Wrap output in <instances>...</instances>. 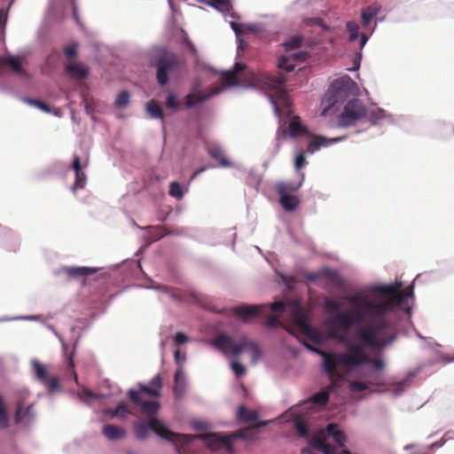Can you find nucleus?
I'll return each instance as SVG.
<instances>
[{
	"mask_svg": "<svg viewBox=\"0 0 454 454\" xmlns=\"http://www.w3.org/2000/svg\"><path fill=\"white\" fill-rule=\"evenodd\" d=\"M401 284L375 286L374 291L387 298L382 302H377L366 297L353 299L357 302L356 307L359 309L356 313V322L363 317H367L368 322L363 326L356 327L354 340L337 330L331 332L330 337L345 346L344 352L328 354L314 349L324 358V369L333 384L337 385L344 378L343 373L338 370V366L343 367L345 373L366 364H372L377 370L384 368V362L380 358L370 357L365 348L380 350L396 338L395 325L388 318L387 313L413 294L412 286H410L406 292L401 291ZM307 347L313 350L311 347Z\"/></svg>",
	"mask_w": 454,
	"mask_h": 454,
	"instance_id": "obj_1",
	"label": "nucleus"
},
{
	"mask_svg": "<svg viewBox=\"0 0 454 454\" xmlns=\"http://www.w3.org/2000/svg\"><path fill=\"white\" fill-rule=\"evenodd\" d=\"M255 82L262 90L269 94L278 114H279L278 106H289V99L285 90L286 77L282 73H262L255 77Z\"/></svg>",
	"mask_w": 454,
	"mask_h": 454,
	"instance_id": "obj_2",
	"label": "nucleus"
},
{
	"mask_svg": "<svg viewBox=\"0 0 454 454\" xmlns=\"http://www.w3.org/2000/svg\"><path fill=\"white\" fill-rule=\"evenodd\" d=\"M356 297H361L360 295L354 296L350 299V302L352 303V309L348 312H340V303L333 299L325 298L324 300V309L327 314L333 315L328 319L329 326H339L343 330H349L352 326L357 325L363 326L362 321H364V324L368 322L367 317H363L358 322H356V313L359 310L356 307L357 302L354 301L353 299Z\"/></svg>",
	"mask_w": 454,
	"mask_h": 454,
	"instance_id": "obj_3",
	"label": "nucleus"
},
{
	"mask_svg": "<svg viewBox=\"0 0 454 454\" xmlns=\"http://www.w3.org/2000/svg\"><path fill=\"white\" fill-rule=\"evenodd\" d=\"M212 345L225 356L232 355L239 356L244 349L247 348L251 352L254 364L257 362L262 355L259 344L250 341L247 336H242L239 341L235 343L231 336L220 333L213 340Z\"/></svg>",
	"mask_w": 454,
	"mask_h": 454,
	"instance_id": "obj_4",
	"label": "nucleus"
},
{
	"mask_svg": "<svg viewBox=\"0 0 454 454\" xmlns=\"http://www.w3.org/2000/svg\"><path fill=\"white\" fill-rule=\"evenodd\" d=\"M134 429L138 439H145L148 435L149 430H152L161 438L175 443L176 448L178 444L184 445L190 440V436L187 434L170 431L166 425L155 417L150 418L147 423L144 421L136 422Z\"/></svg>",
	"mask_w": 454,
	"mask_h": 454,
	"instance_id": "obj_5",
	"label": "nucleus"
},
{
	"mask_svg": "<svg viewBox=\"0 0 454 454\" xmlns=\"http://www.w3.org/2000/svg\"><path fill=\"white\" fill-rule=\"evenodd\" d=\"M252 429L251 428H244L238 430L231 435H222L221 434H201L198 435H190V440L184 445L178 444L177 452L178 454H184L186 451V445L192 441L193 439L199 438L203 440L208 448L213 450H217L222 447H226L229 450L232 449L231 443L233 439L241 438V439H251Z\"/></svg>",
	"mask_w": 454,
	"mask_h": 454,
	"instance_id": "obj_6",
	"label": "nucleus"
},
{
	"mask_svg": "<svg viewBox=\"0 0 454 454\" xmlns=\"http://www.w3.org/2000/svg\"><path fill=\"white\" fill-rule=\"evenodd\" d=\"M301 43L302 37L294 36L284 43L286 55L279 58L278 64L279 69L291 72L295 67V61L303 62L306 59L308 56L306 51L299 50L293 52V51L297 50L301 46Z\"/></svg>",
	"mask_w": 454,
	"mask_h": 454,
	"instance_id": "obj_7",
	"label": "nucleus"
},
{
	"mask_svg": "<svg viewBox=\"0 0 454 454\" xmlns=\"http://www.w3.org/2000/svg\"><path fill=\"white\" fill-rule=\"evenodd\" d=\"M287 306L294 325L310 340L319 343L321 341L320 333L317 330L310 326L301 304L296 301H292L287 303Z\"/></svg>",
	"mask_w": 454,
	"mask_h": 454,
	"instance_id": "obj_8",
	"label": "nucleus"
},
{
	"mask_svg": "<svg viewBox=\"0 0 454 454\" xmlns=\"http://www.w3.org/2000/svg\"><path fill=\"white\" fill-rule=\"evenodd\" d=\"M154 65L157 68V82L163 86L168 83L169 75L178 71L180 59L174 52L165 51L155 60Z\"/></svg>",
	"mask_w": 454,
	"mask_h": 454,
	"instance_id": "obj_9",
	"label": "nucleus"
},
{
	"mask_svg": "<svg viewBox=\"0 0 454 454\" xmlns=\"http://www.w3.org/2000/svg\"><path fill=\"white\" fill-rule=\"evenodd\" d=\"M367 115V109L359 99L349 100L344 106L343 112L340 115L339 121L342 126H350L357 121L364 119Z\"/></svg>",
	"mask_w": 454,
	"mask_h": 454,
	"instance_id": "obj_10",
	"label": "nucleus"
},
{
	"mask_svg": "<svg viewBox=\"0 0 454 454\" xmlns=\"http://www.w3.org/2000/svg\"><path fill=\"white\" fill-rule=\"evenodd\" d=\"M351 82V79L347 76L337 79L331 84L327 91V101L329 105L324 109L322 113L323 114H325L331 107L339 102L340 99H342L347 96V93L350 89Z\"/></svg>",
	"mask_w": 454,
	"mask_h": 454,
	"instance_id": "obj_11",
	"label": "nucleus"
},
{
	"mask_svg": "<svg viewBox=\"0 0 454 454\" xmlns=\"http://www.w3.org/2000/svg\"><path fill=\"white\" fill-rule=\"evenodd\" d=\"M301 183L298 184L293 183H280L277 186V192L280 197V204L286 211H294L299 205V199L289 194V192L297 191Z\"/></svg>",
	"mask_w": 454,
	"mask_h": 454,
	"instance_id": "obj_12",
	"label": "nucleus"
},
{
	"mask_svg": "<svg viewBox=\"0 0 454 454\" xmlns=\"http://www.w3.org/2000/svg\"><path fill=\"white\" fill-rule=\"evenodd\" d=\"M89 165V154L87 152L84 153V156L82 157L77 153L74 155V160L72 163V168L75 172V180L72 186L73 191L78 189H83L87 182V176L82 171Z\"/></svg>",
	"mask_w": 454,
	"mask_h": 454,
	"instance_id": "obj_13",
	"label": "nucleus"
},
{
	"mask_svg": "<svg viewBox=\"0 0 454 454\" xmlns=\"http://www.w3.org/2000/svg\"><path fill=\"white\" fill-rule=\"evenodd\" d=\"M32 366L37 380L47 387L50 393H55L60 390L59 378L50 375L43 364H40L38 361H34L32 362Z\"/></svg>",
	"mask_w": 454,
	"mask_h": 454,
	"instance_id": "obj_14",
	"label": "nucleus"
},
{
	"mask_svg": "<svg viewBox=\"0 0 454 454\" xmlns=\"http://www.w3.org/2000/svg\"><path fill=\"white\" fill-rule=\"evenodd\" d=\"M266 305H241L233 307L231 309L232 315L236 316L244 323L251 322L255 317H259L262 312L267 309Z\"/></svg>",
	"mask_w": 454,
	"mask_h": 454,
	"instance_id": "obj_15",
	"label": "nucleus"
},
{
	"mask_svg": "<svg viewBox=\"0 0 454 454\" xmlns=\"http://www.w3.org/2000/svg\"><path fill=\"white\" fill-rule=\"evenodd\" d=\"M28 395L27 391H21L19 393L17 403H16V411L14 420L16 424H20L22 422L29 423L34 419V404H30L27 407L26 411H23L24 401Z\"/></svg>",
	"mask_w": 454,
	"mask_h": 454,
	"instance_id": "obj_16",
	"label": "nucleus"
},
{
	"mask_svg": "<svg viewBox=\"0 0 454 454\" xmlns=\"http://www.w3.org/2000/svg\"><path fill=\"white\" fill-rule=\"evenodd\" d=\"M129 398L136 405H139L141 411L148 416L153 417L159 409L160 403L156 401H143L140 396L139 391L130 389L129 390Z\"/></svg>",
	"mask_w": 454,
	"mask_h": 454,
	"instance_id": "obj_17",
	"label": "nucleus"
},
{
	"mask_svg": "<svg viewBox=\"0 0 454 454\" xmlns=\"http://www.w3.org/2000/svg\"><path fill=\"white\" fill-rule=\"evenodd\" d=\"M326 429L318 431L310 441L311 447L324 454H336V448L326 442Z\"/></svg>",
	"mask_w": 454,
	"mask_h": 454,
	"instance_id": "obj_18",
	"label": "nucleus"
},
{
	"mask_svg": "<svg viewBox=\"0 0 454 454\" xmlns=\"http://www.w3.org/2000/svg\"><path fill=\"white\" fill-rule=\"evenodd\" d=\"M341 278L337 270L325 268L322 270V278H320L319 286L329 290L332 287H340Z\"/></svg>",
	"mask_w": 454,
	"mask_h": 454,
	"instance_id": "obj_19",
	"label": "nucleus"
},
{
	"mask_svg": "<svg viewBox=\"0 0 454 454\" xmlns=\"http://www.w3.org/2000/svg\"><path fill=\"white\" fill-rule=\"evenodd\" d=\"M207 151L209 156L217 161V167L231 168V161L227 158L225 152L215 144L208 145Z\"/></svg>",
	"mask_w": 454,
	"mask_h": 454,
	"instance_id": "obj_20",
	"label": "nucleus"
},
{
	"mask_svg": "<svg viewBox=\"0 0 454 454\" xmlns=\"http://www.w3.org/2000/svg\"><path fill=\"white\" fill-rule=\"evenodd\" d=\"M162 387V379L160 374L155 375L150 381V386L140 385V394L144 393L150 396L160 397Z\"/></svg>",
	"mask_w": 454,
	"mask_h": 454,
	"instance_id": "obj_21",
	"label": "nucleus"
},
{
	"mask_svg": "<svg viewBox=\"0 0 454 454\" xmlns=\"http://www.w3.org/2000/svg\"><path fill=\"white\" fill-rule=\"evenodd\" d=\"M288 133L291 138L307 136V127L302 125L298 116H294L288 125Z\"/></svg>",
	"mask_w": 454,
	"mask_h": 454,
	"instance_id": "obj_22",
	"label": "nucleus"
},
{
	"mask_svg": "<svg viewBox=\"0 0 454 454\" xmlns=\"http://www.w3.org/2000/svg\"><path fill=\"white\" fill-rule=\"evenodd\" d=\"M62 270L67 277L78 278L92 275L98 271V269L90 267H65Z\"/></svg>",
	"mask_w": 454,
	"mask_h": 454,
	"instance_id": "obj_23",
	"label": "nucleus"
},
{
	"mask_svg": "<svg viewBox=\"0 0 454 454\" xmlns=\"http://www.w3.org/2000/svg\"><path fill=\"white\" fill-rule=\"evenodd\" d=\"M102 433L111 441L120 440L126 436V431L122 427L111 424L104 426Z\"/></svg>",
	"mask_w": 454,
	"mask_h": 454,
	"instance_id": "obj_24",
	"label": "nucleus"
},
{
	"mask_svg": "<svg viewBox=\"0 0 454 454\" xmlns=\"http://www.w3.org/2000/svg\"><path fill=\"white\" fill-rule=\"evenodd\" d=\"M66 71L73 78L83 79L89 74V69L85 66L79 63H70L66 66Z\"/></svg>",
	"mask_w": 454,
	"mask_h": 454,
	"instance_id": "obj_25",
	"label": "nucleus"
},
{
	"mask_svg": "<svg viewBox=\"0 0 454 454\" xmlns=\"http://www.w3.org/2000/svg\"><path fill=\"white\" fill-rule=\"evenodd\" d=\"M173 392L176 398H181L184 395L185 380L184 372L181 369H177L175 373Z\"/></svg>",
	"mask_w": 454,
	"mask_h": 454,
	"instance_id": "obj_26",
	"label": "nucleus"
},
{
	"mask_svg": "<svg viewBox=\"0 0 454 454\" xmlns=\"http://www.w3.org/2000/svg\"><path fill=\"white\" fill-rule=\"evenodd\" d=\"M326 433L332 436L333 441L340 446H343L346 442L345 434L338 428L336 424H329L326 427Z\"/></svg>",
	"mask_w": 454,
	"mask_h": 454,
	"instance_id": "obj_27",
	"label": "nucleus"
},
{
	"mask_svg": "<svg viewBox=\"0 0 454 454\" xmlns=\"http://www.w3.org/2000/svg\"><path fill=\"white\" fill-rule=\"evenodd\" d=\"M209 97L210 94L201 95L200 92L193 90L191 93H189L185 98L186 107L191 108L192 106H195L196 105L208 99Z\"/></svg>",
	"mask_w": 454,
	"mask_h": 454,
	"instance_id": "obj_28",
	"label": "nucleus"
},
{
	"mask_svg": "<svg viewBox=\"0 0 454 454\" xmlns=\"http://www.w3.org/2000/svg\"><path fill=\"white\" fill-rule=\"evenodd\" d=\"M385 117V111L379 107H372L367 109V115L364 119H367L371 124L374 125Z\"/></svg>",
	"mask_w": 454,
	"mask_h": 454,
	"instance_id": "obj_29",
	"label": "nucleus"
},
{
	"mask_svg": "<svg viewBox=\"0 0 454 454\" xmlns=\"http://www.w3.org/2000/svg\"><path fill=\"white\" fill-rule=\"evenodd\" d=\"M146 110L151 117L163 120V113L160 105L155 100H150L146 105Z\"/></svg>",
	"mask_w": 454,
	"mask_h": 454,
	"instance_id": "obj_30",
	"label": "nucleus"
},
{
	"mask_svg": "<svg viewBox=\"0 0 454 454\" xmlns=\"http://www.w3.org/2000/svg\"><path fill=\"white\" fill-rule=\"evenodd\" d=\"M238 418L244 422H253L256 420L257 413L247 409L245 406H240L238 411Z\"/></svg>",
	"mask_w": 454,
	"mask_h": 454,
	"instance_id": "obj_31",
	"label": "nucleus"
},
{
	"mask_svg": "<svg viewBox=\"0 0 454 454\" xmlns=\"http://www.w3.org/2000/svg\"><path fill=\"white\" fill-rule=\"evenodd\" d=\"M63 348H64V353H65V357H66V362H67V369L68 372H70L71 376H73L75 382L77 383L78 379H77V374L74 371L73 352H71L70 354L68 353V348L66 344L63 345Z\"/></svg>",
	"mask_w": 454,
	"mask_h": 454,
	"instance_id": "obj_32",
	"label": "nucleus"
},
{
	"mask_svg": "<svg viewBox=\"0 0 454 454\" xmlns=\"http://www.w3.org/2000/svg\"><path fill=\"white\" fill-rule=\"evenodd\" d=\"M377 9L373 6H368L364 9L361 13L362 24L364 27H367L372 20L377 15Z\"/></svg>",
	"mask_w": 454,
	"mask_h": 454,
	"instance_id": "obj_33",
	"label": "nucleus"
},
{
	"mask_svg": "<svg viewBox=\"0 0 454 454\" xmlns=\"http://www.w3.org/2000/svg\"><path fill=\"white\" fill-rule=\"evenodd\" d=\"M294 427L298 434L301 437H307L309 435V427L307 422L299 418L294 420Z\"/></svg>",
	"mask_w": 454,
	"mask_h": 454,
	"instance_id": "obj_34",
	"label": "nucleus"
},
{
	"mask_svg": "<svg viewBox=\"0 0 454 454\" xmlns=\"http://www.w3.org/2000/svg\"><path fill=\"white\" fill-rule=\"evenodd\" d=\"M5 63L8 64L12 69L17 74H23L24 70L21 67V63L20 59L16 57H8L5 59Z\"/></svg>",
	"mask_w": 454,
	"mask_h": 454,
	"instance_id": "obj_35",
	"label": "nucleus"
},
{
	"mask_svg": "<svg viewBox=\"0 0 454 454\" xmlns=\"http://www.w3.org/2000/svg\"><path fill=\"white\" fill-rule=\"evenodd\" d=\"M310 400L313 403L322 406L327 403L329 400V394L325 391H321L314 395Z\"/></svg>",
	"mask_w": 454,
	"mask_h": 454,
	"instance_id": "obj_36",
	"label": "nucleus"
},
{
	"mask_svg": "<svg viewBox=\"0 0 454 454\" xmlns=\"http://www.w3.org/2000/svg\"><path fill=\"white\" fill-rule=\"evenodd\" d=\"M169 195L176 199H182L184 196L183 187L178 182H172L169 185Z\"/></svg>",
	"mask_w": 454,
	"mask_h": 454,
	"instance_id": "obj_37",
	"label": "nucleus"
},
{
	"mask_svg": "<svg viewBox=\"0 0 454 454\" xmlns=\"http://www.w3.org/2000/svg\"><path fill=\"white\" fill-rule=\"evenodd\" d=\"M130 411L129 409V406L126 403L121 402L118 403L117 407L114 409V414L115 418L118 419H123L126 415L129 414Z\"/></svg>",
	"mask_w": 454,
	"mask_h": 454,
	"instance_id": "obj_38",
	"label": "nucleus"
},
{
	"mask_svg": "<svg viewBox=\"0 0 454 454\" xmlns=\"http://www.w3.org/2000/svg\"><path fill=\"white\" fill-rule=\"evenodd\" d=\"M8 416L6 412V409L3 401V397L0 395V427L7 428L8 427Z\"/></svg>",
	"mask_w": 454,
	"mask_h": 454,
	"instance_id": "obj_39",
	"label": "nucleus"
},
{
	"mask_svg": "<svg viewBox=\"0 0 454 454\" xmlns=\"http://www.w3.org/2000/svg\"><path fill=\"white\" fill-rule=\"evenodd\" d=\"M129 102V93L127 90L121 91L115 100L116 106L125 107Z\"/></svg>",
	"mask_w": 454,
	"mask_h": 454,
	"instance_id": "obj_40",
	"label": "nucleus"
},
{
	"mask_svg": "<svg viewBox=\"0 0 454 454\" xmlns=\"http://www.w3.org/2000/svg\"><path fill=\"white\" fill-rule=\"evenodd\" d=\"M347 29L349 33V40L355 41L358 37L359 26L357 23L353 21H348L347 23Z\"/></svg>",
	"mask_w": 454,
	"mask_h": 454,
	"instance_id": "obj_41",
	"label": "nucleus"
},
{
	"mask_svg": "<svg viewBox=\"0 0 454 454\" xmlns=\"http://www.w3.org/2000/svg\"><path fill=\"white\" fill-rule=\"evenodd\" d=\"M348 388L351 392H363L368 389V385L365 382L353 380L348 384Z\"/></svg>",
	"mask_w": 454,
	"mask_h": 454,
	"instance_id": "obj_42",
	"label": "nucleus"
},
{
	"mask_svg": "<svg viewBox=\"0 0 454 454\" xmlns=\"http://www.w3.org/2000/svg\"><path fill=\"white\" fill-rule=\"evenodd\" d=\"M231 366L238 378L242 377L247 373L246 367L239 362H231Z\"/></svg>",
	"mask_w": 454,
	"mask_h": 454,
	"instance_id": "obj_43",
	"label": "nucleus"
},
{
	"mask_svg": "<svg viewBox=\"0 0 454 454\" xmlns=\"http://www.w3.org/2000/svg\"><path fill=\"white\" fill-rule=\"evenodd\" d=\"M264 325L267 327L276 328L282 326V324L279 322L278 315L268 316L264 321Z\"/></svg>",
	"mask_w": 454,
	"mask_h": 454,
	"instance_id": "obj_44",
	"label": "nucleus"
},
{
	"mask_svg": "<svg viewBox=\"0 0 454 454\" xmlns=\"http://www.w3.org/2000/svg\"><path fill=\"white\" fill-rule=\"evenodd\" d=\"M305 278L311 283L317 284L319 286L320 278H322V270L317 272H308Z\"/></svg>",
	"mask_w": 454,
	"mask_h": 454,
	"instance_id": "obj_45",
	"label": "nucleus"
},
{
	"mask_svg": "<svg viewBox=\"0 0 454 454\" xmlns=\"http://www.w3.org/2000/svg\"><path fill=\"white\" fill-rule=\"evenodd\" d=\"M306 158L304 155V153H297L294 160V168L297 170H300L301 168H303L306 165Z\"/></svg>",
	"mask_w": 454,
	"mask_h": 454,
	"instance_id": "obj_46",
	"label": "nucleus"
},
{
	"mask_svg": "<svg viewBox=\"0 0 454 454\" xmlns=\"http://www.w3.org/2000/svg\"><path fill=\"white\" fill-rule=\"evenodd\" d=\"M223 77L229 84H234L238 82L237 74L233 70L224 72Z\"/></svg>",
	"mask_w": 454,
	"mask_h": 454,
	"instance_id": "obj_47",
	"label": "nucleus"
},
{
	"mask_svg": "<svg viewBox=\"0 0 454 454\" xmlns=\"http://www.w3.org/2000/svg\"><path fill=\"white\" fill-rule=\"evenodd\" d=\"M286 305L282 301L274 302L270 305V310L275 314H281L286 311Z\"/></svg>",
	"mask_w": 454,
	"mask_h": 454,
	"instance_id": "obj_48",
	"label": "nucleus"
},
{
	"mask_svg": "<svg viewBox=\"0 0 454 454\" xmlns=\"http://www.w3.org/2000/svg\"><path fill=\"white\" fill-rule=\"evenodd\" d=\"M28 102L45 113L50 112V106L41 100L29 99Z\"/></svg>",
	"mask_w": 454,
	"mask_h": 454,
	"instance_id": "obj_49",
	"label": "nucleus"
},
{
	"mask_svg": "<svg viewBox=\"0 0 454 454\" xmlns=\"http://www.w3.org/2000/svg\"><path fill=\"white\" fill-rule=\"evenodd\" d=\"M78 45L72 43L65 48V54L67 58H74L77 53Z\"/></svg>",
	"mask_w": 454,
	"mask_h": 454,
	"instance_id": "obj_50",
	"label": "nucleus"
},
{
	"mask_svg": "<svg viewBox=\"0 0 454 454\" xmlns=\"http://www.w3.org/2000/svg\"><path fill=\"white\" fill-rule=\"evenodd\" d=\"M166 106L168 108H171V109H176L177 108V101H176V98L174 94H168V97H167V101H166Z\"/></svg>",
	"mask_w": 454,
	"mask_h": 454,
	"instance_id": "obj_51",
	"label": "nucleus"
},
{
	"mask_svg": "<svg viewBox=\"0 0 454 454\" xmlns=\"http://www.w3.org/2000/svg\"><path fill=\"white\" fill-rule=\"evenodd\" d=\"M79 397L85 401L88 398L97 397V395L93 394V392H91L90 389L83 387L82 392L79 394Z\"/></svg>",
	"mask_w": 454,
	"mask_h": 454,
	"instance_id": "obj_52",
	"label": "nucleus"
},
{
	"mask_svg": "<svg viewBox=\"0 0 454 454\" xmlns=\"http://www.w3.org/2000/svg\"><path fill=\"white\" fill-rule=\"evenodd\" d=\"M188 340V337L183 333H177L176 335H175V341L177 345H182L184 343H185Z\"/></svg>",
	"mask_w": 454,
	"mask_h": 454,
	"instance_id": "obj_53",
	"label": "nucleus"
},
{
	"mask_svg": "<svg viewBox=\"0 0 454 454\" xmlns=\"http://www.w3.org/2000/svg\"><path fill=\"white\" fill-rule=\"evenodd\" d=\"M7 21V12L3 9L0 10V29H4Z\"/></svg>",
	"mask_w": 454,
	"mask_h": 454,
	"instance_id": "obj_54",
	"label": "nucleus"
},
{
	"mask_svg": "<svg viewBox=\"0 0 454 454\" xmlns=\"http://www.w3.org/2000/svg\"><path fill=\"white\" fill-rule=\"evenodd\" d=\"M328 144H308L307 152L314 153L318 151L322 145H327Z\"/></svg>",
	"mask_w": 454,
	"mask_h": 454,
	"instance_id": "obj_55",
	"label": "nucleus"
},
{
	"mask_svg": "<svg viewBox=\"0 0 454 454\" xmlns=\"http://www.w3.org/2000/svg\"><path fill=\"white\" fill-rule=\"evenodd\" d=\"M341 140L340 137H334V138H325V137H316L311 139L309 142H340Z\"/></svg>",
	"mask_w": 454,
	"mask_h": 454,
	"instance_id": "obj_56",
	"label": "nucleus"
},
{
	"mask_svg": "<svg viewBox=\"0 0 454 454\" xmlns=\"http://www.w3.org/2000/svg\"><path fill=\"white\" fill-rule=\"evenodd\" d=\"M246 65L243 64V63H240V62H237L233 67V71L236 72V74H238L239 72L243 71L246 69Z\"/></svg>",
	"mask_w": 454,
	"mask_h": 454,
	"instance_id": "obj_57",
	"label": "nucleus"
},
{
	"mask_svg": "<svg viewBox=\"0 0 454 454\" xmlns=\"http://www.w3.org/2000/svg\"><path fill=\"white\" fill-rule=\"evenodd\" d=\"M301 454H319L317 453L314 448L312 447H306L302 449Z\"/></svg>",
	"mask_w": 454,
	"mask_h": 454,
	"instance_id": "obj_58",
	"label": "nucleus"
},
{
	"mask_svg": "<svg viewBox=\"0 0 454 454\" xmlns=\"http://www.w3.org/2000/svg\"><path fill=\"white\" fill-rule=\"evenodd\" d=\"M207 168V167H201L200 168L197 169L192 175V177L191 179L193 180L194 178H196L200 173L204 172L206 169Z\"/></svg>",
	"mask_w": 454,
	"mask_h": 454,
	"instance_id": "obj_59",
	"label": "nucleus"
},
{
	"mask_svg": "<svg viewBox=\"0 0 454 454\" xmlns=\"http://www.w3.org/2000/svg\"><path fill=\"white\" fill-rule=\"evenodd\" d=\"M231 27H232V29L234 30V32H235L237 35H239V34H240V30H239V24L235 23V22H232V23H231Z\"/></svg>",
	"mask_w": 454,
	"mask_h": 454,
	"instance_id": "obj_60",
	"label": "nucleus"
},
{
	"mask_svg": "<svg viewBox=\"0 0 454 454\" xmlns=\"http://www.w3.org/2000/svg\"><path fill=\"white\" fill-rule=\"evenodd\" d=\"M104 413L109 415L111 418H115V416H114V409H106L104 411Z\"/></svg>",
	"mask_w": 454,
	"mask_h": 454,
	"instance_id": "obj_61",
	"label": "nucleus"
},
{
	"mask_svg": "<svg viewBox=\"0 0 454 454\" xmlns=\"http://www.w3.org/2000/svg\"><path fill=\"white\" fill-rule=\"evenodd\" d=\"M367 40H368V37L364 34H362L361 41H360L361 47H364V45L366 43Z\"/></svg>",
	"mask_w": 454,
	"mask_h": 454,
	"instance_id": "obj_62",
	"label": "nucleus"
},
{
	"mask_svg": "<svg viewBox=\"0 0 454 454\" xmlns=\"http://www.w3.org/2000/svg\"><path fill=\"white\" fill-rule=\"evenodd\" d=\"M336 454H351L349 450H343L341 451H339L337 449H336Z\"/></svg>",
	"mask_w": 454,
	"mask_h": 454,
	"instance_id": "obj_63",
	"label": "nucleus"
},
{
	"mask_svg": "<svg viewBox=\"0 0 454 454\" xmlns=\"http://www.w3.org/2000/svg\"><path fill=\"white\" fill-rule=\"evenodd\" d=\"M313 22L318 26L323 25V20L321 19H315Z\"/></svg>",
	"mask_w": 454,
	"mask_h": 454,
	"instance_id": "obj_64",
	"label": "nucleus"
}]
</instances>
